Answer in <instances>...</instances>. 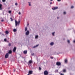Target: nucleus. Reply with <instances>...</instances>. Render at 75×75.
<instances>
[{"mask_svg":"<svg viewBox=\"0 0 75 75\" xmlns=\"http://www.w3.org/2000/svg\"><path fill=\"white\" fill-rule=\"evenodd\" d=\"M15 25L16 27L17 26V25L18 24V25H19L20 24V21H19L18 22L16 20H15Z\"/></svg>","mask_w":75,"mask_h":75,"instance_id":"1","label":"nucleus"},{"mask_svg":"<svg viewBox=\"0 0 75 75\" xmlns=\"http://www.w3.org/2000/svg\"><path fill=\"white\" fill-rule=\"evenodd\" d=\"M44 74L45 75H48V72L47 70H46L44 71Z\"/></svg>","mask_w":75,"mask_h":75,"instance_id":"2","label":"nucleus"},{"mask_svg":"<svg viewBox=\"0 0 75 75\" xmlns=\"http://www.w3.org/2000/svg\"><path fill=\"white\" fill-rule=\"evenodd\" d=\"M31 63H32V60H31L29 61L28 63V65H29V66H31V65L30 64H31Z\"/></svg>","mask_w":75,"mask_h":75,"instance_id":"3","label":"nucleus"},{"mask_svg":"<svg viewBox=\"0 0 75 75\" xmlns=\"http://www.w3.org/2000/svg\"><path fill=\"white\" fill-rule=\"evenodd\" d=\"M58 7H55L52 8V10H57V9H58Z\"/></svg>","mask_w":75,"mask_h":75,"instance_id":"4","label":"nucleus"},{"mask_svg":"<svg viewBox=\"0 0 75 75\" xmlns=\"http://www.w3.org/2000/svg\"><path fill=\"white\" fill-rule=\"evenodd\" d=\"M8 53H6V54L5 56V58H7L8 57Z\"/></svg>","mask_w":75,"mask_h":75,"instance_id":"5","label":"nucleus"},{"mask_svg":"<svg viewBox=\"0 0 75 75\" xmlns=\"http://www.w3.org/2000/svg\"><path fill=\"white\" fill-rule=\"evenodd\" d=\"M56 65L58 66H60L61 65V64L60 62H57L56 63Z\"/></svg>","mask_w":75,"mask_h":75,"instance_id":"6","label":"nucleus"},{"mask_svg":"<svg viewBox=\"0 0 75 75\" xmlns=\"http://www.w3.org/2000/svg\"><path fill=\"white\" fill-rule=\"evenodd\" d=\"M29 34H30V32H29V31L27 30L25 33V35H29Z\"/></svg>","mask_w":75,"mask_h":75,"instance_id":"7","label":"nucleus"},{"mask_svg":"<svg viewBox=\"0 0 75 75\" xmlns=\"http://www.w3.org/2000/svg\"><path fill=\"white\" fill-rule=\"evenodd\" d=\"M16 49H17V48H16V47H14V48H13V52H16Z\"/></svg>","mask_w":75,"mask_h":75,"instance_id":"8","label":"nucleus"},{"mask_svg":"<svg viewBox=\"0 0 75 75\" xmlns=\"http://www.w3.org/2000/svg\"><path fill=\"white\" fill-rule=\"evenodd\" d=\"M33 74V71H29L28 72V74Z\"/></svg>","mask_w":75,"mask_h":75,"instance_id":"9","label":"nucleus"},{"mask_svg":"<svg viewBox=\"0 0 75 75\" xmlns=\"http://www.w3.org/2000/svg\"><path fill=\"white\" fill-rule=\"evenodd\" d=\"M23 53L24 54H27V50H25L23 51Z\"/></svg>","mask_w":75,"mask_h":75,"instance_id":"10","label":"nucleus"},{"mask_svg":"<svg viewBox=\"0 0 75 75\" xmlns=\"http://www.w3.org/2000/svg\"><path fill=\"white\" fill-rule=\"evenodd\" d=\"M39 45H36V46H34L33 47V48H36V47H37Z\"/></svg>","mask_w":75,"mask_h":75,"instance_id":"11","label":"nucleus"},{"mask_svg":"<svg viewBox=\"0 0 75 75\" xmlns=\"http://www.w3.org/2000/svg\"><path fill=\"white\" fill-rule=\"evenodd\" d=\"M8 54H10L12 53V51H11V50H9V52H8Z\"/></svg>","mask_w":75,"mask_h":75,"instance_id":"12","label":"nucleus"},{"mask_svg":"<svg viewBox=\"0 0 75 75\" xmlns=\"http://www.w3.org/2000/svg\"><path fill=\"white\" fill-rule=\"evenodd\" d=\"M2 5L1 4H0V10H2Z\"/></svg>","mask_w":75,"mask_h":75,"instance_id":"13","label":"nucleus"},{"mask_svg":"<svg viewBox=\"0 0 75 75\" xmlns=\"http://www.w3.org/2000/svg\"><path fill=\"white\" fill-rule=\"evenodd\" d=\"M9 33V32H8V31L7 30L5 32V33L6 34H8Z\"/></svg>","mask_w":75,"mask_h":75,"instance_id":"14","label":"nucleus"},{"mask_svg":"<svg viewBox=\"0 0 75 75\" xmlns=\"http://www.w3.org/2000/svg\"><path fill=\"white\" fill-rule=\"evenodd\" d=\"M50 45H52V46L53 45H54V42H51L50 43Z\"/></svg>","mask_w":75,"mask_h":75,"instance_id":"15","label":"nucleus"},{"mask_svg":"<svg viewBox=\"0 0 75 75\" xmlns=\"http://www.w3.org/2000/svg\"><path fill=\"white\" fill-rule=\"evenodd\" d=\"M38 38V35H36L35 36V39H37Z\"/></svg>","mask_w":75,"mask_h":75,"instance_id":"16","label":"nucleus"},{"mask_svg":"<svg viewBox=\"0 0 75 75\" xmlns=\"http://www.w3.org/2000/svg\"><path fill=\"white\" fill-rule=\"evenodd\" d=\"M55 73L58 72V70H55Z\"/></svg>","mask_w":75,"mask_h":75,"instance_id":"17","label":"nucleus"},{"mask_svg":"<svg viewBox=\"0 0 75 75\" xmlns=\"http://www.w3.org/2000/svg\"><path fill=\"white\" fill-rule=\"evenodd\" d=\"M13 32H16V31H17V30L16 29H14L13 30Z\"/></svg>","mask_w":75,"mask_h":75,"instance_id":"18","label":"nucleus"},{"mask_svg":"<svg viewBox=\"0 0 75 75\" xmlns=\"http://www.w3.org/2000/svg\"><path fill=\"white\" fill-rule=\"evenodd\" d=\"M27 27H26L25 28V31H27Z\"/></svg>","mask_w":75,"mask_h":75,"instance_id":"19","label":"nucleus"},{"mask_svg":"<svg viewBox=\"0 0 75 75\" xmlns=\"http://www.w3.org/2000/svg\"><path fill=\"white\" fill-rule=\"evenodd\" d=\"M10 19L11 21H12L13 20V19L12 18H11H11H10Z\"/></svg>","mask_w":75,"mask_h":75,"instance_id":"20","label":"nucleus"},{"mask_svg":"<svg viewBox=\"0 0 75 75\" xmlns=\"http://www.w3.org/2000/svg\"><path fill=\"white\" fill-rule=\"evenodd\" d=\"M63 72H66V70L65 69H63Z\"/></svg>","mask_w":75,"mask_h":75,"instance_id":"21","label":"nucleus"},{"mask_svg":"<svg viewBox=\"0 0 75 75\" xmlns=\"http://www.w3.org/2000/svg\"><path fill=\"white\" fill-rule=\"evenodd\" d=\"M28 3H29V6H31V3L30 2H28Z\"/></svg>","mask_w":75,"mask_h":75,"instance_id":"22","label":"nucleus"},{"mask_svg":"<svg viewBox=\"0 0 75 75\" xmlns=\"http://www.w3.org/2000/svg\"><path fill=\"white\" fill-rule=\"evenodd\" d=\"M54 34H55V32H53L52 33V34L53 36H54Z\"/></svg>","mask_w":75,"mask_h":75,"instance_id":"23","label":"nucleus"},{"mask_svg":"<svg viewBox=\"0 0 75 75\" xmlns=\"http://www.w3.org/2000/svg\"><path fill=\"white\" fill-rule=\"evenodd\" d=\"M4 41H5V42H6V41H7V39H4Z\"/></svg>","mask_w":75,"mask_h":75,"instance_id":"24","label":"nucleus"},{"mask_svg":"<svg viewBox=\"0 0 75 75\" xmlns=\"http://www.w3.org/2000/svg\"><path fill=\"white\" fill-rule=\"evenodd\" d=\"M67 60H65V63H67Z\"/></svg>","mask_w":75,"mask_h":75,"instance_id":"25","label":"nucleus"},{"mask_svg":"<svg viewBox=\"0 0 75 75\" xmlns=\"http://www.w3.org/2000/svg\"><path fill=\"white\" fill-rule=\"evenodd\" d=\"M8 13L10 14V13H11V11H8Z\"/></svg>","mask_w":75,"mask_h":75,"instance_id":"26","label":"nucleus"},{"mask_svg":"<svg viewBox=\"0 0 75 75\" xmlns=\"http://www.w3.org/2000/svg\"><path fill=\"white\" fill-rule=\"evenodd\" d=\"M39 70H40H40H41V67H39Z\"/></svg>","mask_w":75,"mask_h":75,"instance_id":"27","label":"nucleus"},{"mask_svg":"<svg viewBox=\"0 0 75 75\" xmlns=\"http://www.w3.org/2000/svg\"><path fill=\"white\" fill-rule=\"evenodd\" d=\"M67 42L68 43H70V40H68Z\"/></svg>","mask_w":75,"mask_h":75,"instance_id":"28","label":"nucleus"},{"mask_svg":"<svg viewBox=\"0 0 75 75\" xmlns=\"http://www.w3.org/2000/svg\"><path fill=\"white\" fill-rule=\"evenodd\" d=\"M11 43H9V46H11Z\"/></svg>","mask_w":75,"mask_h":75,"instance_id":"29","label":"nucleus"},{"mask_svg":"<svg viewBox=\"0 0 75 75\" xmlns=\"http://www.w3.org/2000/svg\"><path fill=\"white\" fill-rule=\"evenodd\" d=\"M3 2H5L6 1V0H2Z\"/></svg>","mask_w":75,"mask_h":75,"instance_id":"30","label":"nucleus"},{"mask_svg":"<svg viewBox=\"0 0 75 75\" xmlns=\"http://www.w3.org/2000/svg\"><path fill=\"white\" fill-rule=\"evenodd\" d=\"M34 55V53H33L31 54V55L32 56H33V55Z\"/></svg>","mask_w":75,"mask_h":75,"instance_id":"31","label":"nucleus"},{"mask_svg":"<svg viewBox=\"0 0 75 75\" xmlns=\"http://www.w3.org/2000/svg\"><path fill=\"white\" fill-rule=\"evenodd\" d=\"M16 6H17V3H16L15 4Z\"/></svg>","mask_w":75,"mask_h":75,"instance_id":"32","label":"nucleus"},{"mask_svg":"<svg viewBox=\"0 0 75 75\" xmlns=\"http://www.w3.org/2000/svg\"><path fill=\"white\" fill-rule=\"evenodd\" d=\"M64 14H66V12H64Z\"/></svg>","mask_w":75,"mask_h":75,"instance_id":"33","label":"nucleus"},{"mask_svg":"<svg viewBox=\"0 0 75 75\" xmlns=\"http://www.w3.org/2000/svg\"><path fill=\"white\" fill-rule=\"evenodd\" d=\"M71 8H74V6H72L71 7Z\"/></svg>","mask_w":75,"mask_h":75,"instance_id":"34","label":"nucleus"},{"mask_svg":"<svg viewBox=\"0 0 75 75\" xmlns=\"http://www.w3.org/2000/svg\"><path fill=\"white\" fill-rule=\"evenodd\" d=\"M50 58L51 59H53V57H51Z\"/></svg>","mask_w":75,"mask_h":75,"instance_id":"35","label":"nucleus"},{"mask_svg":"<svg viewBox=\"0 0 75 75\" xmlns=\"http://www.w3.org/2000/svg\"><path fill=\"white\" fill-rule=\"evenodd\" d=\"M1 21H2V22H3V21H4V20H1Z\"/></svg>","mask_w":75,"mask_h":75,"instance_id":"36","label":"nucleus"},{"mask_svg":"<svg viewBox=\"0 0 75 75\" xmlns=\"http://www.w3.org/2000/svg\"><path fill=\"white\" fill-rule=\"evenodd\" d=\"M60 75H64V74H62V73H61L60 74Z\"/></svg>","mask_w":75,"mask_h":75,"instance_id":"37","label":"nucleus"},{"mask_svg":"<svg viewBox=\"0 0 75 75\" xmlns=\"http://www.w3.org/2000/svg\"><path fill=\"white\" fill-rule=\"evenodd\" d=\"M18 14H19V15L21 14V13L20 12H19L18 13Z\"/></svg>","mask_w":75,"mask_h":75,"instance_id":"38","label":"nucleus"},{"mask_svg":"<svg viewBox=\"0 0 75 75\" xmlns=\"http://www.w3.org/2000/svg\"><path fill=\"white\" fill-rule=\"evenodd\" d=\"M61 1V0H57V1Z\"/></svg>","mask_w":75,"mask_h":75,"instance_id":"39","label":"nucleus"},{"mask_svg":"<svg viewBox=\"0 0 75 75\" xmlns=\"http://www.w3.org/2000/svg\"><path fill=\"white\" fill-rule=\"evenodd\" d=\"M52 2H51L50 3V4H52Z\"/></svg>","mask_w":75,"mask_h":75,"instance_id":"40","label":"nucleus"},{"mask_svg":"<svg viewBox=\"0 0 75 75\" xmlns=\"http://www.w3.org/2000/svg\"><path fill=\"white\" fill-rule=\"evenodd\" d=\"M13 71H14L13 72H15V69H13Z\"/></svg>","mask_w":75,"mask_h":75,"instance_id":"41","label":"nucleus"},{"mask_svg":"<svg viewBox=\"0 0 75 75\" xmlns=\"http://www.w3.org/2000/svg\"><path fill=\"white\" fill-rule=\"evenodd\" d=\"M73 42H74V43H75V40H74V41H73Z\"/></svg>","mask_w":75,"mask_h":75,"instance_id":"42","label":"nucleus"},{"mask_svg":"<svg viewBox=\"0 0 75 75\" xmlns=\"http://www.w3.org/2000/svg\"><path fill=\"white\" fill-rule=\"evenodd\" d=\"M50 1H53V0H50Z\"/></svg>","mask_w":75,"mask_h":75,"instance_id":"43","label":"nucleus"},{"mask_svg":"<svg viewBox=\"0 0 75 75\" xmlns=\"http://www.w3.org/2000/svg\"><path fill=\"white\" fill-rule=\"evenodd\" d=\"M57 18L58 19L59 18L58 17H57Z\"/></svg>","mask_w":75,"mask_h":75,"instance_id":"44","label":"nucleus"},{"mask_svg":"<svg viewBox=\"0 0 75 75\" xmlns=\"http://www.w3.org/2000/svg\"><path fill=\"white\" fill-rule=\"evenodd\" d=\"M28 25H29V24H28Z\"/></svg>","mask_w":75,"mask_h":75,"instance_id":"45","label":"nucleus"},{"mask_svg":"<svg viewBox=\"0 0 75 75\" xmlns=\"http://www.w3.org/2000/svg\"><path fill=\"white\" fill-rule=\"evenodd\" d=\"M27 75H30V74H28Z\"/></svg>","mask_w":75,"mask_h":75,"instance_id":"46","label":"nucleus"},{"mask_svg":"<svg viewBox=\"0 0 75 75\" xmlns=\"http://www.w3.org/2000/svg\"><path fill=\"white\" fill-rule=\"evenodd\" d=\"M64 40H65V39H64Z\"/></svg>","mask_w":75,"mask_h":75,"instance_id":"47","label":"nucleus"},{"mask_svg":"<svg viewBox=\"0 0 75 75\" xmlns=\"http://www.w3.org/2000/svg\"><path fill=\"white\" fill-rule=\"evenodd\" d=\"M5 62V63H6V62Z\"/></svg>","mask_w":75,"mask_h":75,"instance_id":"48","label":"nucleus"}]
</instances>
